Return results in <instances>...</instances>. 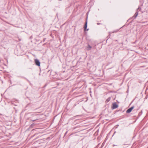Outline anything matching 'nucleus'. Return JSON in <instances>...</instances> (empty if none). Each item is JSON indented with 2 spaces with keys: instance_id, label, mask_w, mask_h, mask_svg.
<instances>
[{
  "instance_id": "nucleus-1",
  "label": "nucleus",
  "mask_w": 148,
  "mask_h": 148,
  "mask_svg": "<svg viewBox=\"0 0 148 148\" xmlns=\"http://www.w3.org/2000/svg\"><path fill=\"white\" fill-rule=\"evenodd\" d=\"M141 10V8H140L139 7L138 8V9H137V11L136 12V13L134 15L133 17H135V18H136L138 14V10L139 11H140Z\"/></svg>"
},
{
  "instance_id": "nucleus-2",
  "label": "nucleus",
  "mask_w": 148,
  "mask_h": 148,
  "mask_svg": "<svg viewBox=\"0 0 148 148\" xmlns=\"http://www.w3.org/2000/svg\"><path fill=\"white\" fill-rule=\"evenodd\" d=\"M134 106H132L129 109H128L127 111H126V113H129L134 108Z\"/></svg>"
},
{
  "instance_id": "nucleus-3",
  "label": "nucleus",
  "mask_w": 148,
  "mask_h": 148,
  "mask_svg": "<svg viewBox=\"0 0 148 148\" xmlns=\"http://www.w3.org/2000/svg\"><path fill=\"white\" fill-rule=\"evenodd\" d=\"M36 65L38 66H40V62L38 59H35V60Z\"/></svg>"
},
{
  "instance_id": "nucleus-4",
  "label": "nucleus",
  "mask_w": 148,
  "mask_h": 148,
  "mask_svg": "<svg viewBox=\"0 0 148 148\" xmlns=\"http://www.w3.org/2000/svg\"><path fill=\"white\" fill-rule=\"evenodd\" d=\"M118 107V105L116 103H114L112 105V109H114L117 108Z\"/></svg>"
},
{
  "instance_id": "nucleus-5",
  "label": "nucleus",
  "mask_w": 148,
  "mask_h": 148,
  "mask_svg": "<svg viewBox=\"0 0 148 148\" xmlns=\"http://www.w3.org/2000/svg\"><path fill=\"white\" fill-rule=\"evenodd\" d=\"M87 21H86V22L85 23V25L84 27V30H86V28H87Z\"/></svg>"
},
{
  "instance_id": "nucleus-6",
  "label": "nucleus",
  "mask_w": 148,
  "mask_h": 148,
  "mask_svg": "<svg viewBox=\"0 0 148 148\" xmlns=\"http://www.w3.org/2000/svg\"><path fill=\"white\" fill-rule=\"evenodd\" d=\"M92 48V47L90 46L89 44L88 45V46L87 47V49L88 50H90Z\"/></svg>"
},
{
  "instance_id": "nucleus-7",
  "label": "nucleus",
  "mask_w": 148,
  "mask_h": 148,
  "mask_svg": "<svg viewBox=\"0 0 148 148\" xmlns=\"http://www.w3.org/2000/svg\"><path fill=\"white\" fill-rule=\"evenodd\" d=\"M111 99V98L110 97H109V98H108L106 100V103H108V102Z\"/></svg>"
},
{
  "instance_id": "nucleus-8",
  "label": "nucleus",
  "mask_w": 148,
  "mask_h": 148,
  "mask_svg": "<svg viewBox=\"0 0 148 148\" xmlns=\"http://www.w3.org/2000/svg\"><path fill=\"white\" fill-rule=\"evenodd\" d=\"M100 23H97V24L98 25H99Z\"/></svg>"
},
{
  "instance_id": "nucleus-9",
  "label": "nucleus",
  "mask_w": 148,
  "mask_h": 148,
  "mask_svg": "<svg viewBox=\"0 0 148 148\" xmlns=\"http://www.w3.org/2000/svg\"><path fill=\"white\" fill-rule=\"evenodd\" d=\"M87 31H88V29H86Z\"/></svg>"
}]
</instances>
